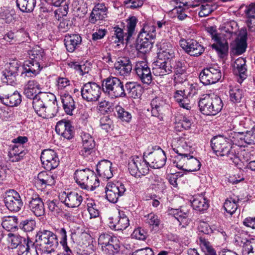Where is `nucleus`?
I'll return each instance as SVG.
<instances>
[{"mask_svg":"<svg viewBox=\"0 0 255 255\" xmlns=\"http://www.w3.org/2000/svg\"><path fill=\"white\" fill-rule=\"evenodd\" d=\"M37 90L24 87V94L28 99H33L32 105L35 113L43 118H51L53 114L50 112L48 102L56 100L52 93H40L36 95Z\"/></svg>","mask_w":255,"mask_h":255,"instance_id":"f257e3e1","label":"nucleus"},{"mask_svg":"<svg viewBox=\"0 0 255 255\" xmlns=\"http://www.w3.org/2000/svg\"><path fill=\"white\" fill-rule=\"evenodd\" d=\"M35 242L38 250L44 254L54 252L58 245L57 235L52 232L45 229H40L37 232Z\"/></svg>","mask_w":255,"mask_h":255,"instance_id":"f03ea898","label":"nucleus"},{"mask_svg":"<svg viewBox=\"0 0 255 255\" xmlns=\"http://www.w3.org/2000/svg\"><path fill=\"white\" fill-rule=\"evenodd\" d=\"M211 147L217 156H226L234 162L237 158L236 146L232 145L223 136H214L211 141Z\"/></svg>","mask_w":255,"mask_h":255,"instance_id":"7ed1b4c3","label":"nucleus"},{"mask_svg":"<svg viewBox=\"0 0 255 255\" xmlns=\"http://www.w3.org/2000/svg\"><path fill=\"white\" fill-rule=\"evenodd\" d=\"M198 105L200 112L207 116H214L220 112L223 106L221 99L217 95H206L201 98Z\"/></svg>","mask_w":255,"mask_h":255,"instance_id":"20e7f679","label":"nucleus"},{"mask_svg":"<svg viewBox=\"0 0 255 255\" xmlns=\"http://www.w3.org/2000/svg\"><path fill=\"white\" fill-rule=\"evenodd\" d=\"M75 179L79 185L84 189L94 190L100 184V181L94 172L88 168L77 170Z\"/></svg>","mask_w":255,"mask_h":255,"instance_id":"39448f33","label":"nucleus"},{"mask_svg":"<svg viewBox=\"0 0 255 255\" xmlns=\"http://www.w3.org/2000/svg\"><path fill=\"white\" fill-rule=\"evenodd\" d=\"M102 86L104 91L112 98L126 96L124 83L117 77H109L105 79L103 81Z\"/></svg>","mask_w":255,"mask_h":255,"instance_id":"423d86ee","label":"nucleus"},{"mask_svg":"<svg viewBox=\"0 0 255 255\" xmlns=\"http://www.w3.org/2000/svg\"><path fill=\"white\" fill-rule=\"evenodd\" d=\"M131 156L128 161V169L130 174L134 177L144 176L149 172V164L145 157Z\"/></svg>","mask_w":255,"mask_h":255,"instance_id":"0eeeda50","label":"nucleus"},{"mask_svg":"<svg viewBox=\"0 0 255 255\" xmlns=\"http://www.w3.org/2000/svg\"><path fill=\"white\" fill-rule=\"evenodd\" d=\"M222 75L220 67L214 64L204 68L199 75V79L204 85H209L218 82Z\"/></svg>","mask_w":255,"mask_h":255,"instance_id":"6e6552de","label":"nucleus"},{"mask_svg":"<svg viewBox=\"0 0 255 255\" xmlns=\"http://www.w3.org/2000/svg\"><path fill=\"white\" fill-rule=\"evenodd\" d=\"M98 244L101 246L103 251L109 255L117 253L120 249L119 240L108 233H102L99 236Z\"/></svg>","mask_w":255,"mask_h":255,"instance_id":"1a4fd4ad","label":"nucleus"},{"mask_svg":"<svg viewBox=\"0 0 255 255\" xmlns=\"http://www.w3.org/2000/svg\"><path fill=\"white\" fill-rule=\"evenodd\" d=\"M80 92L84 100L93 102L99 100L101 94V89L97 83L89 82L83 85Z\"/></svg>","mask_w":255,"mask_h":255,"instance_id":"9d476101","label":"nucleus"},{"mask_svg":"<svg viewBox=\"0 0 255 255\" xmlns=\"http://www.w3.org/2000/svg\"><path fill=\"white\" fill-rule=\"evenodd\" d=\"M4 202L6 207L10 211L13 212L19 211L23 205L19 194L13 189H10L5 192Z\"/></svg>","mask_w":255,"mask_h":255,"instance_id":"9b49d317","label":"nucleus"},{"mask_svg":"<svg viewBox=\"0 0 255 255\" xmlns=\"http://www.w3.org/2000/svg\"><path fill=\"white\" fill-rule=\"evenodd\" d=\"M126 189L125 185L120 182H109L105 188L106 197L110 202L117 203L119 198L123 196Z\"/></svg>","mask_w":255,"mask_h":255,"instance_id":"f8f14e48","label":"nucleus"},{"mask_svg":"<svg viewBox=\"0 0 255 255\" xmlns=\"http://www.w3.org/2000/svg\"><path fill=\"white\" fill-rule=\"evenodd\" d=\"M144 156L148 161L149 166L153 168L162 167L166 160L165 153L160 147H158L156 150L149 152L147 155L144 154Z\"/></svg>","mask_w":255,"mask_h":255,"instance_id":"ddd939ff","label":"nucleus"},{"mask_svg":"<svg viewBox=\"0 0 255 255\" xmlns=\"http://www.w3.org/2000/svg\"><path fill=\"white\" fill-rule=\"evenodd\" d=\"M40 159L43 167L47 170L56 168L59 164L58 156L52 149L44 150L41 153Z\"/></svg>","mask_w":255,"mask_h":255,"instance_id":"4468645a","label":"nucleus"},{"mask_svg":"<svg viewBox=\"0 0 255 255\" xmlns=\"http://www.w3.org/2000/svg\"><path fill=\"white\" fill-rule=\"evenodd\" d=\"M28 195H31L30 200L28 201L29 209L37 217L43 215L45 213L44 203L41 198L37 194H34L32 189H28L26 191Z\"/></svg>","mask_w":255,"mask_h":255,"instance_id":"2eb2a0df","label":"nucleus"},{"mask_svg":"<svg viewBox=\"0 0 255 255\" xmlns=\"http://www.w3.org/2000/svg\"><path fill=\"white\" fill-rule=\"evenodd\" d=\"M134 71L138 78L143 83L147 85L151 83L152 74L146 61H137L134 67Z\"/></svg>","mask_w":255,"mask_h":255,"instance_id":"dca6fc26","label":"nucleus"},{"mask_svg":"<svg viewBox=\"0 0 255 255\" xmlns=\"http://www.w3.org/2000/svg\"><path fill=\"white\" fill-rule=\"evenodd\" d=\"M179 44L188 54L193 56H198L204 51V48L197 41L193 39H181Z\"/></svg>","mask_w":255,"mask_h":255,"instance_id":"f3484780","label":"nucleus"},{"mask_svg":"<svg viewBox=\"0 0 255 255\" xmlns=\"http://www.w3.org/2000/svg\"><path fill=\"white\" fill-rule=\"evenodd\" d=\"M192 143L185 138L181 137L176 141L173 150L181 157V159L185 160L186 157L193 154L194 149L192 147Z\"/></svg>","mask_w":255,"mask_h":255,"instance_id":"a211bd4d","label":"nucleus"},{"mask_svg":"<svg viewBox=\"0 0 255 255\" xmlns=\"http://www.w3.org/2000/svg\"><path fill=\"white\" fill-rule=\"evenodd\" d=\"M116 72L121 76L127 77L130 74L132 66L130 59L127 57H119L114 64Z\"/></svg>","mask_w":255,"mask_h":255,"instance_id":"6ab92c4d","label":"nucleus"},{"mask_svg":"<svg viewBox=\"0 0 255 255\" xmlns=\"http://www.w3.org/2000/svg\"><path fill=\"white\" fill-rule=\"evenodd\" d=\"M19 67V64L16 61H13L7 64L5 69L3 72L4 77L2 80L3 82L10 85L14 83Z\"/></svg>","mask_w":255,"mask_h":255,"instance_id":"aec40b11","label":"nucleus"},{"mask_svg":"<svg viewBox=\"0 0 255 255\" xmlns=\"http://www.w3.org/2000/svg\"><path fill=\"white\" fill-rule=\"evenodd\" d=\"M73 129L71 123L66 120L58 122L55 127L56 132L67 139H70L74 136Z\"/></svg>","mask_w":255,"mask_h":255,"instance_id":"412c9836","label":"nucleus"},{"mask_svg":"<svg viewBox=\"0 0 255 255\" xmlns=\"http://www.w3.org/2000/svg\"><path fill=\"white\" fill-rule=\"evenodd\" d=\"M153 74L156 76H162L172 72V67L169 60L159 59L155 62V67L152 69Z\"/></svg>","mask_w":255,"mask_h":255,"instance_id":"4be33fe9","label":"nucleus"},{"mask_svg":"<svg viewBox=\"0 0 255 255\" xmlns=\"http://www.w3.org/2000/svg\"><path fill=\"white\" fill-rule=\"evenodd\" d=\"M108 8L103 3H97L93 8L89 17V21L95 24L107 17Z\"/></svg>","mask_w":255,"mask_h":255,"instance_id":"5701e85b","label":"nucleus"},{"mask_svg":"<svg viewBox=\"0 0 255 255\" xmlns=\"http://www.w3.org/2000/svg\"><path fill=\"white\" fill-rule=\"evenodd\" d=\"M35 243L29 238L24 239L23 243L18 247V255H38Z\"/></svg>","mask_w":255,"mask_h":255,"instance_id":"b1692460","label":"nucleus"},{"mask_svg":"<svg viewBox=\"0 0 255 255\" xmlns=\"http://www.w3.org/2000/svg\"><path fill=\"white\" fill-rule=\"evenodd\" d=\"M118 218L110 219L109 226L111 229L116 231H121L126 229L129 225L128 218L123 212H119Z\"/></svg>","mask_w":255,"mask_h":255,"instance_id":"393cba45","label":"nucleus"},{"mask_svg":"<svg viewBox=\"0 0 255 255\" xmlns=\"http://www.w3.org/2000/svg\"><path fill=\"white\" fill-rule=\"evenodd\" d=\"M43 66V63L33 60L26 61L24 63L22 74L28 77H34L39 73Z\"/></svg>","mask_w":255,"mask_h":255,"instance_id":"a878e982","label":"nucleus"},{"mask_svg":"<svg viewBox=\"0 0 255 255\" xmlns=\"http://www.w3.org/2000/svg\"><path fill=\"white\" fill-rule=\"evenodd\" d=\"M112 163L108 160H102L97 165L96 171L99 176L107 179L113 176L112 170Z\"/></svg>","mask_w":255,"mask_h":255,"instance_id":"bb28decb","label":"nucleus"},{"mask_svg":"<svg viewBox=\"0 0 255 255\" xmlns=\"http://www.w3.org/2000/svg\"><path fill=\"white\" fill-rule=\"evenodd\" d=\"M60 100L65 113L68 115H73L76 105L72 97L67 93H62L60 94Z\"/></svg>","mask_w":255,"mask_h":255,"instance_id":"cd10ccee","label":"nucleus"},{"mask_svg":"<svg viewBox=\"0 0 255 255\" xmlns=\"http://www.w3.org/2000/svg\"><path fill=\"white\" fill-rule=\"evenodd\" d=\"M214 43L212 44V48L214 49L220 58H223L228 54L229 45L228 43L225 38L221 37L214 41Z\"/></svg>","mask_w":255,"mask_h":255,"instance_id":"c85d7f7f","label":"nucleus"},{"mask_svg":"<svg viewBox=\"0 0 255 255\" xmlns=\"http://www.w3.org/2000/svg\"><path fill=\"white\" fill-rule=\"evenodd\" d=\"M83 201L82 195L77 192H70L65 197L64 203L66 206L74 208L79 207Z\"/></svg>","mask_w":255,"mask_h":255,"instance_id":"c756f323","label":"nucleus"},{"mask_svg":"<svg viewBox=\"0 0 255 255\" xmlns=\"http://www.w3.org/2000/svg\"><path fill=\"white\" fill-rule=\"evenodd\" d=\"M164 102L160 98L152 99L150 103L152 116L157 117L161 120L164 111Z\"/></svg>","mask_w":255,"mask_h":255,"instance_id":"7c9ffc66","label":"nucleus"},{"mask_svg":"<svg viewBox=\"0 0 255 255\" xmlns=\"http://www.w3.org/2000/svg\"><path fill=\"white\" fill-rule=\"evenodd\" d=\"M0 100L3 104L9 107L17 106L21 102V96L17 91L0 96Z\"/></svg>","mask_w":255,"mask_h":255,"instance_id":"2f4dec72","label":"nucleus"},{"mask_svg":"<svg viewBox=\"0 0 255 255\" xmlns=\"http://www.w3.org/2000/svg\"><path fill=\"white\" fill-rule=\"evenodd\" d=\"M64 41L67 50L69 52H73L81 44L82 38L78 34H68L65 35Z\"/></svg>","mask_w":255,"mask_h":255,"instance_id":"473e14b6","label":"nucleus"},{"mask_svg":"<svg viewBox=\"0 0 255 255\" xmlns=\"http://www.w3.org/2000/svg\"><path fill=\"white\" fill-rule=\"evenodd\" d=\"M56 176L52 174L51 172L43 171L37 175L36 183L41 187L45 188L46 186H52L55 183Z\"/></svg>","mask_w":255,"mask_h":255,"instance_id":"72a5a7b5","label":"nucleus"},{"mask_svg":"<svg viewBox=\"0 0 255 255\" xmlns=\"http://www.w3.org/2000/svg\"><path fill=\"white\" fill-rule=\"evenodd\" d=\"M246 63L245 58L240 57L235 60L233 65L235 74L239 75L242 80L245 79L247 77Z\"/></svg>","mask_w":255,"mask_h":255,"instance_id":"f704fd0d","label":"nucleus"},{"mask_svg":"<svg viewBox=\"0 0 255 255\" xmlns=\"http://www.w3.org/2000/svg\"><path fill=\"white\" fill-rule=\"evenodd\" d=\"M158 58L163 60H169L174 56V51L172 45L169 42H163L160 45L158 52Z\"/></svg>","mask_w":255,"mask_h":255,"instance_id":"c9c22d12","label":"nucleus"},{"mask_svg":"<svg viewBox=\"0 0 255 255\" xmlns=\"http://www.w3.org/2000/svg\"><path fill=\"white\" fill-rule=\"evenodd\" d=\"M193 208L199 212H203L208 209L209 204L208 200L202 195H197L193 197L191 201Z\"/></svg>","mask_w":255,"mask_h":255,"instance_id":"e433bc0d","label":"nucleus"},{"mask_svg":"<svg viewBox=\"0 0 255 255\" xmlns=\"http://www.w3.org/2000/svg\"><path fill=\"white\" fill-rule=\"evenodd\" d=\"M174 73V80L177 83H183L186 80L185 68L180 61H176L172 70Z\"/></svg>","mask_w":255,"mask_h":255,"instance_id":"4c0bfd02","label":"nucleus"},{"mask_svg":"<svg viewBox=\"0 0 255 255\" xmlns=\"http://www.w3.org/2000/svg\"><path fill=\"white\" fill-rule=\"evenodd\" d=\"M185 162V168L184 170L188 172L196 171L200 169L201 164L199 160L194 157L193 154H190L189 156L186 157L185 160H183Z\"/></svg>","mask_w":255,"mask_h":255,"instance_id":"58836bf2","label":"nucleus"},{"mask_svg":"<svg viewBox=\"0 0 255 255\" xmlns=\"http://www.w3.org/2000/svg\"><path fill=\"white\" fill-rule=\"evenodd\" d=\"M22 145H13L10 146L8 152L9 160L12 162H17L21 160L24 155Z\"/></svg>","mask_w":255,"mask_h":255,"instance_id":"ea45409f","label":"nucleus"},{"mask_svg":"<svg viewBox=\"0 0 255 255\" xmlns=\"http://www.w3.org/2000/svg\"><path fill=\"white\" fill-rule=\"evenodd\" d=\"M143 221L145 224L148 225L151 229L155 231L159 228L161 223V221L159 217L153 213H150L144 216Z\"/></svg>","mask_w":255,"mask_h":255,"instance_id":"a19ab883","label":"nucleus"},{"mask_svg":"<svg viewBox=\"0 0 255 255\" xmlns=\"http://www.w3.org/2000/svg\"><path fill=\"white\" fill-rule=\"evenodd\" d=\"M174 98L181 107L186 110L191 108L189 99L185 97V90H177L174 93Z\"/></svg>","mask_w":255,"mask_h":255,"instance_id":"79ce46f5","label":"nucleus"},{"mask_svg":"<svg viewBox=\"0 0 255 255\" xmlns=\"http://www.w3.org/2000/svg\"><path fill=\"white\" fill-rule=\"evenodd\" d=\"M16 5L23 12H31L36 5V0H16Z\"/></svg>","mask_w":255,"mask_h":255,"instance_id":"37998d69","label":"nucleus"},{"mask_svg":"<svg viewBox=\"0 0 255 255\" xmlns=\"http://www.w3.org/2000/svg\"><path fill=\"white\" fill-rule=\"evenodd\" d=\"M248 16V26L252 31H255V4L252 3L248 6L245 10Z\"/></svg>","mask_w":255,"mask_h":255,"instance_id":"c03bdc74","label":"nucleus"},{"mask_svg":"<svg viewBox=\"0 0 255 255\" xmlns=\"http://www.w3.org/2000/svg\"><path fill=\"white\" fill-rule=\"evenodd\" d=\"M125 88L128 96L131 98H137L141 95V87L134 82H127L125 85Z\"/></svg>","mask_w":255,"mask_h":255,"instance_id":"a18cd8bd","label":"nucleus"},{"mask_svg":"<svg viewBox=\"0 0 255 255\" xmlns=\"http://www.w3.org/2000/svg\"><path fill=\"white\" fill-rule=\"evenodd\" d=\"M235 239L236 242H237L239 245H243V252L244 253L245 251V247L249 245H251V243L252 242L253 239L250 238L247 232L241 231L236 235Z\"/></svg>","mask_w":255,"mask_h":255,"instance_id":"49530a36","label":"nucleus"},{"mask_svg":"<svg viewBox=\"0 0 255 255\" xmlns=\"http://www.w3.org/2000/svg\"><path fill=\"white\" fill-rule=\"evenodd\" d=\"M234 125H238L242 131L243 129L253 130L255 129V123L250 118L242 117L239 120L233 122Z\"/></svg>","mask_w":255,"mask_h":255,"instance_id":"de8ad7c7","label":"nucleus"},{"mask_svg":"<svg viewBox=\"0 0 255 255\" xmlns=\"http://www.w3.org/2000/svg\"><path fill=\"white\" fill-rule=\"evenodd\" d=\"M2 227L8 231H15L17 228V219L16 217H5L1 223Z\"/></svg>","mask_w":255,"mask_h":255,"instance_id":"09e8293b","label":"nucleus"},{"mask_svg":"<svg viewBox=\"0 0 255 255\" xmlns=\"http://www.w3.org/2000/svg\"><path fill=\"white\" fill-rule=\"evenodd\" d=\"M247 45V36L244 35L236 39L233 48L234 52L237 55L242 54L246 51Z\"/></svg>","mask_w":255,"mask_h":255,"instance_id":"8fccbe9b","label":"nucleus"},{"mask_svg":"<svg viewBox=\"0 0 255 255\" xmlns=\"http://www.w3.org/2000/svg\"><path fill=\"white\" fill-rule=\"evenodd\" d=\"M141 30L140 33L141 37L154 39L156 36L155 27L151 23L144 24Z\"/></svg>","mask_w":255,"mask_h":255,"instance_id":"3c124183","label":"nucleus"},{"mask_svg":"<svg viewBox=\"0 0 255 255\" xmlns=\"http://www.w3.org/2000/svg\"><path fill=\"white\" fill-rule=\"evenodd\" d=\"M200 247L206 255H217L210 243L203 237L199 238Z\"/></svg>","mask_w":255,"mask_h":255,"instance_id":"603ef678","label":"nucleus"},{"mask_svg":"<svg viewBox=\"0 0 255 255\" xmlns=\"http://www.w3.org/2000/svg\"><path fill=\"white\" fill-rule=\"evenodd\" d=\"M230 100L234 103H239L244 96V91L235 87L230 89L229 91Z\"/></svg>","mask_w":255,"mask_h":255,"instance_id":"864d4df0","label":"nucleus"},{"mask_svg":"<svg viewBox=\"0 0 255 255\" xmlns=\"http://www.w3.org/2000/svg\"><path fill=\"white\" fill-rule=\"evenodd\" d=\"M28 55L31 60L39 61L40 63H42L45 56L44 51L39 47H35L29 50Z\"/></svg>","mask_w":255,"mask_h":255,"instance_id":"5fc2aeb1","label":"nucleus"},{"mask_svg":"<svg viewBox=\"0 0 255 255\" xmlns=\"http://www.w3.org/2000/svg\"><path fill=\"white\" fill-rule=\"evenodd\" d=\"M238 201V199L236 200L231 197L227 199L224 204V209L230 215H233L238 208L237 203Z\"/></svg>","mask_w":255,"mask_h":255,"instance_id":"6e6d98bb","label":"nucleus"},{"mask_svg":"<svg viewBox=\"0 0 255 255\" xmlns=\"http://www.w3.org/2000/svg\"><path fill=\"white\" fill-rule=\"evenodd\" d=\"M136 23L137 19L134 16L130 17L128 20L127 26V33H126L127 41L129 40L130 38L134 34Z\"/></svg>","mask_w":255,"mask_h":255,"instance_id":"4d7b16f0","label":"nucleus"},{"mask_svg":"<svg viewBox=\"0 0 255 255\" xmlns=\"http://www.w3.org/2000/svg\"><path fill=\"white\" fill-rule=\"evenodd\" d=\"M24 239L18 235L12 233H8L7 235V240L10 243L12 248L18 247L22 244Z\"/></svg>","mask_w":255,"mask_h":255,"instance_id":"13d9d810","label":"nucleus"},{"mask_svg":"<svg viewBox=\"0 0 255 255\" xmlns=\"http://www.w3.org/2000/svg\"><path fill=\"white\" fill-rule=\"evenodd\" d=\"M116 111L117 112L118 117L123 121L129 122L131 119V115L129 112L126 111L121 106L118 105L116 107Z\"/></svg>","mask_w":255,"mask_h":255,"instance_id":"bf43d9fd","label":"nucleus"},{"mask_svg":"<svg viewBox=\"0 0 255 255\" xmlns=\"http://www.w3.org/2000/svg\"><path fill=\"white\" fill-rule=\"evenodd\" d=\"M153 39H148V37H141L139 40L138 43V48L143 53H146L149 51L152 47L151 40Z\"/></svg>","mask_w":255,"mask_h":255,"instance_id":"052dcab7","label":"nucleus"},{"mask_svg":"<svg viewBox=\"0 0 255 255\" xmlns=\"http://www.w3.org/2000/svg\"><path fill=\"white\" fill-rule=\"evenodd\" d=\"M241 128L238 127V125H233V129L230 130L227 132V138L234 144H235V140H237L238 136L240 135Z\"/></svg>","mask_w":255,"mask_h":255,"instance_id":"680f3d73","label":"nucleus"},{"mask_svg":"<svg viewBox=\"0 0 255 255\" xmlns=\"http://www.w3.org/2000/svg\"><path fill=\"white\" fill-rule=\"evenodd\" d=\"M244 140L246 146L255 144V129L244 131Z\"/></svg>","mask_w":255,"mask_h":255,"instance_id":"e2e57ef3","label":"nucleus"},{"mask_svg":"<svg viewBox=\"0 0 255 255\" xmlns=\"http://www.w3.org/2000/svg\"><path fill=\"white\" fill-rule=\"evenodd\" d=\"M114 34L112 37V40H114L115 43L117 42H122L124 40V33L123 30L118 26L113 27Z\"/></svg>","mask_w":255,"mask_h":255,"instance_id":"0e129e2a","label":"nucleus"},{"mask_svg":"<svg viewBox=\"0 0 255 255\" xmlns=\"http://www.w3.org/2000/svg\"><path fill=\"white\" fill-rule=\"evenodd\" d=\"M112 121L107 116H103L100 120L101 128L108 132L112 128Z\"/></svg>","mask_w":255,"mask_h":255,"instance_id":"69168bd1","label":"nucleus"},{"mask_svg":"<svg viewBox=\"0 0 255 255\" xmlns=\"http://www.w3.org/2000/svg\"><path fill=\"white\" fill-rule=\"evenodd\" d=\"M215 6L209 4H203L201 6V10L199 12L200 17H205L209 15L214 11Z\"/></svg>","mask_w":255,"mask_h":255,"instance_id":"338daca9","label":"nucleus"},{"mask_svg":"<svg viewBox=\"0 0 255 255\" xmlns=\"http://www.w3.org/2000/svg\"><path fill=\"white\" fill-rule=\"evenodd\" d=\"M20 226L25 232H31L35 227V222L33 220H25L20 223Z\"/></svg>","mask_w":255,"mask_h":255,"instance_id":"774afa93","label":"nucleus"}]
</instances>
